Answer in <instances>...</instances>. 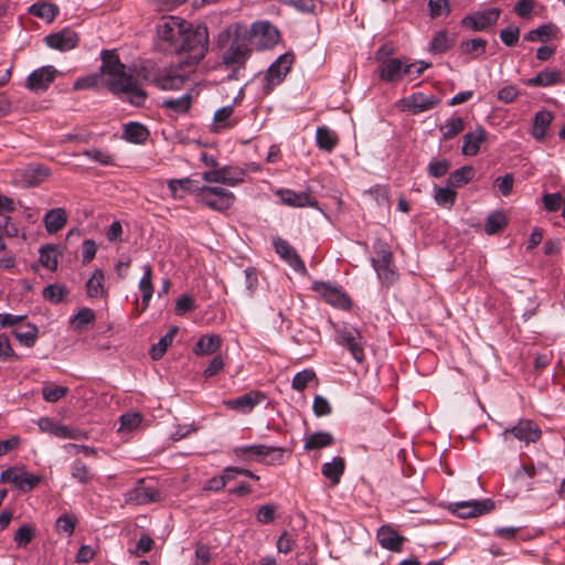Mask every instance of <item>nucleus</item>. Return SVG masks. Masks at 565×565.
<instances>
[{
	"label": "nucleus",
	"mask_w": 565,
	"mask_h": 565,
	"mask_svg": "<svg viewBox=\"0 0 565 565\" xmlns=\"http://www.w3.org/2000/svg\"><path fill=\"white\" fill-rule=\"evenodd\" d=\"M235 201V195L220 186L204 185L200 189V202L218 212L228 210Z\"/></svg>",
	"instance_id": "nucleus-6"
},
{
	"label": "nucleus",
	"mask_w": 565,
	"mask_h": 565,
	"mask_svg": "<svg viewBox=\"0 0 565 565\" xmlns=\"http://www.w3.org/2000/svg\"><path fill=\"white\" fill-rule=\"evenodd\" d=\"M178 332L177 327H172L156 344L150 349V355L153 360H160L168 348L172 344L174 335Z\"/></svg>",
	"instance_id": "nucleus-39"
},
{
	"label": "nucleus",
	"mask_w": 565,
	"mask_h": 565,
	"mask_svg": "<svg viewBox=\"0 0 565 565\" xmlns=\"http://www.w3.org/2000/svg\"><path fill=\"white\" fill-rule=\"evenodd\" d=\"M315 290L327 303L339 308L349 309L352 305L350 297L341 287L326 281H315L312 285Z\"/></svg>",
	"instance_id": "nucleus-8"
},
{
	"label": "nucleus",
	"mask_w": 565,
	"mask_h": 565,
	"mask_svg": "<svg viewBox=\"0 0 565 565\" xmlns=\"http://www.w3.org/2000/svg\"><path fill=\"white\" fill-rule=\"evenodd\" d=\"M554 30L555 25L551 23L542 24L539 28L529 31L524 35V40L529 42H546L554 36Z\"/></svg>",
	"instance_id": "nucleus-43"
},
{
	"label": "nucleus",
	"mask_w": 565,
	"mask_h": 565,
	"mask_svg": "<svg viewBox=\"0 0 565 565\" xmlns=\"http://www.w3.org/2000/svg\"><path fill=\"white\" fill-rule=\"evenodd\" d=\"M163 494L153 480L140 479L135 487L130 489L125 497L129 504L146 505L157 503L163 500Z\"/></svg>",
	"instance_id": "nucleus-5"
},
{
	"label": "nucleus",
	"mask_w": 565,
	"mask_h": 565,
	"mask_svg": "<svg viewBox=\"0 0 565 565\" xmlns=\"http://www.w3.org/2000/svg\"><path fill=\"white\" fill-rule=\"evenodd\" d=\"M374 253L375 256L372 257V266L393 263V254L386 243H376L374 245Z\"/></svg>",
	"instance_id": "nucleus-48"
},
{
	"label": "nucleus",
	"mask_w": 565,
	"mask_h": 565,
	"mask_svg": "<svg viewBox=\"0 0 565 565\" xmlns=\"http://www.w3.org/2000/svg\"><path fill=\"white\" fill-rule=\"evenodd\" d=\"M209 49V31L206 25L186 23L177 54L184 55V63L195 65L202 61Z\"/></svg>",
	"instance_id": "nucleus-2"
},
{
	"label": "nucleus",
	"mask_w": 565,
	"mask_h": 565,
	"mask_svg": "<svg viewBox=\"0 0 565 565\" xmlns=\"http://www.w3.org/2000/svg\"><path fill=\"white\" fill-rule=\"evenodd\" d=\"M463 130V120L460 117L449 118L445 125L440 127L444 139H451Z\"/></svg>",
	"instance_id": "nucleus-52"
},
{
	"label": "nucleus",
	"mask_w": 565,
	"mask_h": 565,
	"mask_svg": "<svg viewBox=\"0 0 565 565\" xmlns=\"http://www.w3.org/2000/svg\"><path fill=\"white\" fill-rule=\"evenodd\" d=\"M377 541L386 550L401 551L404 539L388 526H381L377 531Z\"/></svg>",
	"instance_id": "nucleus-30"
},
{
	"label": "nucleus",
	"mask_w": 565,
	"mask_h": 565,
	"mask_svg": "<svg viewBox=\"0 0 565 565\" xmlns=\"http://www.w3.org/2000/svg\"><path fill=\"white\" fill-rule=\"evenodd\" d=\"M250 34L257 39L258 50L274 47L280 40L279 30L268 21H256L252 24Z\"/></svg>",
	"instance_id": "nucleus-11"
},
{
	"label": "nucleus",
	"mask_w": 565,
	"mask_h": 565,
	"mask_svg": "<svg viewBox=\"0 0 565 565\" xmlns=\"http://www.w3.org/2000/svg\"><path fill=\"white\" fill-rule=\"evenodd\" d=\"M282 204L294 207L313 206L316 201L306 192L280 189L276 192Z\"/></svg>",
	"instance_id": "nucleus-24"
},
{
	"label": "nucleus",
	"mask_w": 565,
	"mask_h": 565,
	"mask_svg": "<svg viewBox=\"0 0 565 565\" xmlns=\"http://www.w3.org/2000/svg\"><path fill=\"white\" fill-rule=\"evenodd\" d=\"M44 42L50 49L70 51L77 45V35L70 29H63L60 32L46 35Z\"/></svg>",
	"instance_id": "nucleus-19"
},
{
	"label": "nucleus",
	"mask_w": 565,
	"mask_h": 565,
	"mask_svg": "<svg viewBox=\"0 0 565 565\" xmlns=\"http://www.w3.org/2000/svg\"><path fill=\"white\" fill-rule=\"evenodd\" d=\"M243 289L242 294L245 297H253L258 286V273L254 267H247L243 271Z\"/></svg>",
	"instance_id": "nucleus-42"
},
{
	"label": "nucleus",
	"mask_w": 565,
	"mask_h": 565,
	"mask_svg": "<svg viewBox=\"0 0 565 565\" xmlns=\"http://www.w3.org/2000/svg\"><path fill=\"white\" fill-rule=\"evenodd\" d=\"M345 470V460L335 456L331 461L324 462L321 467V473L331 481L332 486H338Z\"/></svg>",
	"instance_id": "nucleus-28"
},
{
	"label": "nucleus",
	"mask_w": 565,
	"mask_h": 565,
	"mask_svg": "<svg viewBox=\"0 0 565 565\" xmlns=\"http://www.w3.org/2000/svg\"><path fill=\"white\" fill-rule=\"evenodd\" d=\"M449 168L450 162L447 159H433L428 164V173L433 178H441L448 172Z\"/></svg>",
	"instance_id": "nucleus-61"
},
{
	"label": "nucleus",
	"mask_w": 565,
	"mask_h": 565,
	"mask_svg": "<svg viewBox=\"0 0 565 565\" xmlns=\"http://www.w3.org/2000/svg\"><path fill=\"white\" fill-rule=\"evenodd\" d=\"M333 444H334V437L331 433L317 431V433L309 435L305 439V449L310 451V450L327 448V447L332 446Z\"/></svg>",
	"instance_id": "nucleus-33"
},
{
	"label": "nucleus",
	"mask_w": 565,
	"mask_h": 565,
	"mask_svg": "<svg viewBox=\"0 0 565 565\" xmlns=\"http://www.w3.org/2000/svg\"><path fill=\"white\" fill-rule=\"evenodd\" d=\"M163 107L174 110L178 114L186 113L191 107V95L185 94L179 98L164 99Z\"/></svg>",
	"instance_id": "nucleus-50"
},
{
	"label": "nucleus",
	"mask_w": 565,
	"mask_h": 565,
	"mask_svg": "<svg viewBox=\"0 0 565 565\" xmlns=\"http://www.w3.org/2000/svg\"><path fill=\"white\" fill-rule=\"evenodd\" d=\"M66 294L65 288L56 285H50L43 289V298L51 302L57 303L62 301L64 295Z\"/></svg>",
	"instance_id": "nucleus-63"
},
{
	"label": "nucleus",
	"mask_w": 565,
	"mask_h": 565,
	"mask_svg": "<svg viewBox=\"0 0 565 565\" xmlns=\"http://www.w3.org/2000/svg\"><path fill=\"white\" fill-rule=\"evenodd\" d=\"M404 72H409V66H405V58H388L380 65V77L385 82H397L402 79Z\"/></svg>",
	"instance_id": "nucleus-20"
},
{
	"label": "nucleus",
	"mask_w": 565,
	"mask_h": 565,
	"mask_svg": "<svg viewBox=\"0 0 565 565\" xmlns=\"http://www.w3.org/2000/svg\"><path fill=\"white\" fill-rule=\"evenodd\" d=\"M475 175V170L471 166L461 167L450 173L447 183L451 188H460L468 183Z\"/></svg>",
	"instance_id": "nucleus-40"
},
{
	"label": "nucleus",
	"mask_w": 565,
	"mask_h": 565,
	"mask_svg": "<svg viewBox=\"0 0 565 565\" xmlns=\"http://www.w3.org/2000/svg\"><path fill=\"white\" fill-rule=\"evenodd\" d=\"M186 23L178 17H168L158 23L157 35L162 50L177 53Z\"/></svg>",
	"instance_id": "nucleus-4"
},
{
	"label": "nucleus",
	"mask_w": 565,
	"mask_h": 565,
	"mask_svg": "<svg viewBox=\"0 0 565 565\" xmlns=\"http://www.w3.org/2000/svg\"><path fill=\"white\" fill-rule=\"evenodd\" d=\"M148 137V129L139 122H129L125 126L124 138L129 142L143 143Z\"/></svg>",
	"instance_id": "nucleus-37"
},
{
	"label": "nucleus",
	"mask_w": 565,
	"mask_h": 565,
	"mask_svg": "<svg viewBox=\"0 0 565 565\" xmlns=\"http://www.w3.org/2000/svg\"><path fill=\"white\" fill-rule=\"evenodd\" d=\"M457 192L451 186L436 188L435 189V201L438 205L444 207H451L456 202Z\"/></svg>",
	"instance_id": "nucleus-47"
},
{
	"label": "nucleus",
	"mask_w": 565,
	"mask_h": 565,
	"mask_svg": "<svg viewBox=\"0 0 565 565\" xmlns=\"http://www.w3.org/2000/svg\"><path fill=\"white\" fill-rule=\"evenodd\" d=\"M273 245L276 253L296 271H306V266L297 250L284 238L274 237Z\"/></svg>",
	"instance_id": "nucleus-16"
},
{
	"label": "nucleus",
	"mask_w": 565,
	"mask_h": 565,
	"mask_svg": "<svg viewBox=\"0 0 565 565\" xmlns=\"http://www.w3.org/2000/svg\"><path fill=\"white\" fill-rule=\"evenodd\" d=\"M192 180L190 178L171 179L168 181V189L173 199H182L184 193L190 192Z\"/></svg>",
	"instance_id": "nucleus-45"
},
{
	"label": "nucleus",
	"mask_w": 565,
	"mask_h": 565,
	"mask_svg": "<svg viewBox=\"0 0 565 565\" xmlns=\"http://www.w3.org/2000/svg\"><path fill=\"white\" fill-rule=\"evenodd\" d=\"M405 106L413 114H419L433 109L438 105L439 98L435 95H425L423 93H415L408 98L404 99Z\"/></svg>",
	"instance_id": "nucleus-23"
},
{
	"label": "nucleus",
	"mask_w": 565,
	"mask_h": 565,
	"mask_svg": "<svg viewBox=\"0 0 565 565\" xmlns=\"http://www.w3.org/2000/svg\"><path fill=\"white\" fill-rule=\"evenodd\" d=\"M222 345V339L218 334H204L193 347V353L198 356L212 355L216 353Z\"/></svg>",
	"instance_id": "nucleus-26"
},
{
	"label": "nucleus",
	"mask_w": 565,
	"mask_h": 565,
	"mask_svg": "<svg viewBox=\"0 0 565 565\" xmlns=\"http://www.w3.org/2000/svg\"><path fill=\"white\" fill-rule=\"evenodd\" d=\"M203 180L206 182H217L233 186L243 181V172L238 169L223 167L205 171L203 173Z\"/></svg>",
	"instance_id": "nucleus-18"
},
{
	"label": "nucleus",
	"mask_w": 565,
	"mask_h": 565,
	"mask_svg": "<svg viewBox=\"0 0 565 565\" xmlns=\"http://www.w3.org/2000/svg\"><path fill=\"white\" fill-rule=\"evenodd\" d=\"M520 38V29L516 25H509L500 31V40L507 46H514Z\"/></svg>",
	"instance_id": "nucleus-60"
},
{
	"label": "nucleus",
	"mask_w": 565,
	"mask_h": 565,
	"mask_svg": "<svg viewBox=\"0 0 565 565\" xmlns=\"http://www.w3.org/2000/svg\"><path fill=\"white\" fill-rule=\"evenodd\" d=\"M508 225V218L503 212L495 211L491 213L484 223V232L489 235H493Z\"/></svg>",
	"instance_id": "nucleus-41"
},
{
	"label": "nucleus",
	"mask_w": 565,
	"mask_h": 565,
	"mask_svg": "<svg viewBox=\"0 0 565 565\" xmlns=\"http://www.w3.org/2000/svg\"><path fill=\"white\" fill-rule=\"evenodd\" d=\"M315 377L316 373L312 370H302L295 374L291 387L298 392H302Z\"/></svg>",
	"instance_id": "nucleus-54"
},
{
	"label": "nucleus",
	"mask_w": 565,
	"mask_h": 565,
	"mask_svg": "<svg viewBox=\"0 0 565 565\" xmlns=\"http://www.w3.org/2000/svg\"><path fill=\"white\" fill-rule=\"evenodd\" d=\"M104 271L96 269L86 282V294L89 298H102L106 290L104 286Z\"/></svg>",
	"instance_id": "nucleus-36"
},
{
	"label": "nucleus",
	"mask_w": 565,
	"mask_h": 565,
	"mask_svg": "<svg viewBox=\"0 0 565 565\" xmlns=\"http://www.w3.org/2000/svg\"><path fill=\"white\" fill-rule=\"evenodd\" d=\"M58 71L51 65L38 68V90H45L55 79Z\"/></svg>",
	"instance_id": "nucleus-49"
},
{
	"label": "nucleus",
	"mask_w": 565,
	"mask_h": 565,
	"mask_svg": "<svg viewBox=\"0 0 565 565\" xmlns=\"http://www.w3.org/2000/svg\"><path fill=\"white\" fill-rule=\"evenodd\" d=\"M487 40L478 38L461 44V50L466 54H470L472 57L481 55L486 52Z\"/></svg>",
	"instance_id": "nucleus-53"
},
{
	"label": "nucleus",
	"mask_w": 565,
	"mask_h": 565,
	"mask_svg": "<svg viewBox=\"0 0 565 565\" xmlns=\"http://www.w3.org/2000/svg\"><path fill=\"white\" fill-rule=\"evenodd\" d=\"M452 42L446 31L437 32L430 42L429 51L434 54L445 53L452 45Z\"/></svg>",
	"instance_id": "nucleus-46"
},
{
	"label": "nucleus",
	"mask_w": 565,
	"mask_h": 565,
	"mask_svg": "<svg viewBox=\"0 0 565 565\" xmlns=\"http://www.w3.org/2000/svg\"><path fill=\"white\" fill-rule=\"evenodd\" d=\"M382 285L390 287L397 280V273L394 264H382L373 266Z\"/></svg>",
	"instance_id": "nucleus-44"
},
{
	"label": "nucleus",
	"mask_w": 565,
	"mask_h": 565,
	"mask_svg": "<svg viewBox=\"0 0 565 565\" xmlns=\"http://www.w3.org/2000/svg\"><path fill=\"white\" fill-rule=\"evenodd\" d=\"M294 60L292 53H285L271 63L265 75L266 84L264 88L267 94L285 79L291 68Z\"/></svg>",
	"instance_id": "nucleus-9"
},
{
	"label": "nucleus",
	"mask_w": 565,
	"mask_h": 565,
	"mask_svg": "<svg viewBox=\"0 0 565 565\" xmlns=\"http://www.w3.org/2000/svg\"><path fill=\"white\" fill-rule=\"evenodd\" d=\"M252 54V47L245 39H234L223 52L222 61L227 68L238 71L245 66Z\"/></svg>",
	"instance_id": "nucleus-7"
},
{
	"label": "nucleus",
	"mask_w": 565,
	"mask_h": 565,
	"mask_svg": "<svg viewBox=\"0 0 565 565\" xmlns=\"http://www.w3.org/2000/svg\"><path fill=\"white\" fill-rule=\"evenodd\" d=\"M71 475L81 483H88L92 481L94 475L90 469L82 461L75 460L72 465Z\"/></svg>",
	"instance_id": "nucleus-51"
},
{
	"label": "nucleus",
	"mask_w": 565,
	"mask_h": 565,
	"mask_svg": "<svg viewBox=\"0 0 565 565\" xmlns=\"http://www.w3.org/2000/svg\"><path fill=\"white\" fill-rule=\"evenodd\" d=\"M501 15V9L489 8L483 11L473 12L461 20V25L472 31H484L497 24Z\"/></svg>",
	"instance_id": "nucleus-12"
},
{
	"label": "nucleus",
	"mask_w": 565,
	"mask_h": 565,
	"mask_svg": "<svg viewBox=\"0 0 565 565\" xmlns=\"http://www.w3.org/2000/svg\"><path fill=\"white\" fill-rule=\"evenodd\" d=\"M312 409L316 416H328L331 414L332 408L328 399L321 395H316L312 404Z\"/></svg>",
	"instance_id": "nucleus-64"
},
{
	"label": "nucleus",
	"mask_w": 565,
	"mask_h": 565,
	"mask_svg": "<svg viewBox=\"0 0 565 565\" xmlns=\"http://www.w3.org/2000/svg\"><path fill=\"white\" fill-rule=\"evenodd\" d=\"M39 259L41 265L50 270H55L58 265V258L62 256V248L56 244H46L39 248Z\"/></svg>",
	"instance_id": "nucleus-27"
},
{
	"label": "nucleus",
	"mask_w": 565,
	"mask_h": 565,
	"mask_svg": "<svg viewBox=\"0 0 565 565\" xmlns=\"http://www.w3.org/2000/svg\"><path fill=\"white\" fill-rule=\"evenodd\" d=\"M143 275L139 281V290L142 296V310H146L152 298L153 286H152V267L150 264L142 266Z\"/></svg>",
	"instance_id": "nucleus-32"
},
{
	"label": "nucleus",
	"mask_w": 565,
	"mask_h": 565,
	"mask_svg": "<svg viewBox=\"0 0 565 565\" xmlns=\"http://www.w3.org/2000/svg\"><path fill=\"white\" fill-rule=\"evenodd\" d=\"M541 435L542 431L540 427L530 419H520L515 426L505 428L502 433L505 441L509 440L510 436H513L525 444L537 441L541 438Z\"/></svg>",
	"instance_id": "nucleus-13"
},
{
	"label": "nucleus",
	"mask_w": 565,
	"mask_h": 565,
	"mask_svg": "<svg viewBox=\"0 0 565 565\" xmlns=\"http://www.w3.org/2000/svg\"><path fill=\"white\" fill-rule=\"evenodd\" d=\"M234 454L242 460H256L266 465L284 463L286 449L276 446L248 445L234 448Z\"/></svg>",
	"instance_id": "nucleus-3"
},
{
	"label": "nucleus",
	"mask_w": 565,
	"mask_h": 565,
	"mask_svg": "<svg viewBox=\"0 0 565 565\" xmlns=\"http://www.w3.org/2000/svg\"><path fill=\"white\" fill-rule=\"evenodd\" d=\"M142 422V416L139 413H126L120 416L119 430L131 431L139 427Z\"/></svg>",
	"instance_id": "nucleus-58"
},
{
	"label": "nucleus",
	"mask_w": 565,
	"mask_h": 565,
	"mask_svg": "<svg viewBox=\"0 0 565 565\" xmlns=\"http://www.w3.org/2000/svg\"><path fill=\"white\" fill-rule=\"evenodd\" d=\"M60 9L54 3L38 2V18L45 20L51 23L58 14Z\"/></svg>",
	"instance_id": "nucleus-56"
},
{
	"label": "nucleus",
	"mask_w": 565,
	"mask_h": 565,
	"mask_svg": "<svg viewBox=\"0 0 565 565\" xmlns=\"http://www.w3.org/2000/svg\"><path fill=\"white\" fill-rule=\"evenodd\" d=\"M33 537H34L33 529L29 525H22L15 532L13 541L18 547H26V545L32 542Z\"/></svg>",
	"instance_id": "nucleus-59"
},
{
	"label": "nucleus",
	"mask_w": 565,
	"mask_h": 565,
	"mask_svg": "<svg viewBox=\"0 0 565 565\" xmlns=\"http://www.w3.org/2000/svg\"><path fill=\"white\" fill-rule=\"evenodd\" d=\"M337 342L347 348L356 362L364 361L363 338L359 330L353 327H343L337 331Z\"/></svg>",
	"instance_id": "nucleus-10"
},
{
	"label": "nucleus",
	"mask_w": 565,
	"mask_h": 565,
	"mask_svg": "<svg viewBox=\"0 0 565 565\" xmlns=\"http://www.w3.org/2000/svg\"><path fill=\"white\" fill-rule=\"evenodd\" d=\"M237 122L238 118L234 116V106L227 105L214 113L211 130L213 132H222L232 129Z\"/></svg>",
	"instance_id": "nucleus-21"
},
{
	"label": "nucleus",
	"mask_w": 565,
	"mask_h": 565,
	"mask_svg": "<svg viewBox=\"0 0 565 565\" xmlns=\"http://www.w3.org/2000/svg\"><path fill=\"white\" fill-rule=\"evenodd\" d=\"M70 392L67 386L57 385L53 382H44L41 388L43 399L47 403H56L64 398Z\"/></svg>",
	"instance_id": "nucleus-34"
},
{
	"label": "nucleus",
	"mask_w": 565,
	"mask_h": 565,
	"mask_svg": "<svg viewBox=\"0 0 565 565\" xmlns=\"http://www.w3.org/2000/svg\"><path fill=\"white\" fill-rule=\"evenodd\" d=\"M95 313L92 309L83 308L73 318L72 323L75 329H83L87 324L93 323L95 321Z\"/></svg>",
	"instance_id": "nucleus-57"
},
{
	"label": "nucleus",
	"mask_w": 565,
	"mask_h": 565,
	"mask_svg": "<svg viewBox=\"0 0 565 565\" xmlns=\"http://www.w3.org/2000/svg\"><path fill=\"white\" fill-rule=\"evenodd\" d=\"M17 340L25 345V347H33L35 343V327H29L28 330L23 331L22 327L17 328L13 331Z\"/></svg>",
	"instance_id": "nucleus-62"
},
{
	"label": "nucleus",
	"mask_w": 565,
	"mask_h": 565,
	"mask_svg": "<svg viewBox=\"0 0 565 565\" xmlns=\"http://www.w3.org/2000/svg\"><path fill=\"white\" fill-rule=\"evenodd\" d=\"M102 62L100 73L77 78L73 85L74 90L94 88L104 82L111 93L134 106H142L146 103L147 93L139 86L138 81L126 72V66L118 55L114 51H103Z\"/></svg>",
	"instance_id": "nucleus-1"
},
{
	"label": "nucleus",
	"mask_w": 565,
	"mask_h": 565,
	"mask_svg": "<svg viewBox=\"0 0 565 565\" xmlns=\"http://www.w3.org/2000/svg\"><path fill=\"white\" fill-rule=\"evenodd\" d=\"M316 141L319 149L331 152L338 145L337 134L327 126H320L316 131Z\"/></svg>",
	"instance_id": "nucleus-31"
},
{
	"label": "nucleus",
	"mask_w": 565,
	"mask_h": 565,
	"mask_svg": "<svg viewBox=\"0 0 565 565\" xmlns=\"http://www.w3.org/2000/svg\"><path fill=\"white\" fill-rule=\"evenodd\" d=\"M493 502L489 499L483 501L470 500L452 503L451 511L459 518L467 519L489 512L493 509Z\"/></svg>",
	"instance_id": "nucleus-15"
},
{
	"label": "nucleus",
	"mask_w": 565,
	"mask_h": 565,
	"mask_svg": "<svg viewBox=\"0 0 565 565\" xmlns=\"http://www.w3.org/2000/svg\"><path fill=\"white\" fill-rule=\"evenodd\" d=\"M67 220V212L63 207L51 209L42 217L44 228L49 235L58 233L66 225Z\"/></svg>",
	"instance_id": "nucleus-22"
},
{
	"label": "nucleus",
	"mask_w": 565,
	"mask_h": 565,
	"mask_svg": "<svg viewBox=\"0 0 565 565\" xmlns=\"http://www.w3.org/2000/svg\"><path fill=\"white\" fill-rule=\"evenodd\" d=\"M266 398L265 393L260 391H249L244 395L226 401L225 405L231 409L247 414L250 413L255 406L266 401Z\"/></svg>",
	"instance_id": "nucleus-17"
},
{
	"label": "nucleus",
	"mask_w": 565,
	"mask_h": 565,
	"mask_svg": "<svg viewBox=\"0 0 565 565\" xmlns=\"http://www.w3.org/2000/svg\"><path fill=\"white\" fill-rule=\"evenodd\" d=\"M83 156L87 157L88 159L93 160V161H96L103 166H111L114 164V158L110 153H108L107 151H104V150H100V149H97V148H93V149H87L83 152Z\"/></svg>",
	"instance_id": "nucleus-55"
},
{
	"label": "nucleus",
	"mask_w": 565,
	"mask_h": 565,
	"mask_svg": "<svg viewBox=\"0 0 565 565\" xmlns=\"http://www.w3.org/2000/svg\"><path fill=\"white\" fill-rule=\"evenodd\" d=\"M553 114L548 110H541L535 114L532 124V136L537 141H543L547 137V130L553 121Z\"/></svg>",
	"instance_id": "nucleus-29"
},
{
	"label": "nucleus",
	"mask_w": 565,
	"mask_h": 565,
	"mask_svg": "<svg viewBox=\"0 0 565 565\" xmlns=\"http://www.w3.org/2000/svg\"><path fill=\"white\" fill-rule=\"evenodd\" d=\"M0 482L13 483L19 490L26 492L35 488V475L25 471L23 467H11L1 472Z\"/></svg>",
	"instance_id": "nucleus-14"
},
{
	"label": "nucleus",
	"mask_w": 565,
	"mask_h": 565,
	"mask_svg": "<svg viewBox=\"0 0 565 565\" xmlns=\"http://www.w3.org/2000/svg\"><path fill=\"white\" fill-rule=\"evenodd\" d=\"M487 132L479 126L473 131H469L463 136L462 153L465 156H476L480 146L486 141Z\"/></svg>",
	"instance_id": "nucleus-25"
},
{
	"label": "nucleus",
	"mask_w": 565,
	"mask_h": 565,
	"mask_svg": "<svg viewBox=\"0 0 565 565\" xmlns=\"http://www.w3.org/2000/svg\"><path fill=\"white\" fill-rule=\"evenodd\" d=\"M561 74L557 71H542L536 76L529 78L525 84L534 87H546L558 83Z\"/></svg>",
	"instance_id": "nucleus-38"
},
{
	"label": "nucleus",
	"mask_w": 565,
	"mask_h": 565,
	"mask_svg": "<svg viewBox=\"0 0 565 565\" xmlns=\"http://www.w3.org/2000/svg\"><path fill=\"white\" fill-rule=\"evenodd\" d=\"M186 79H188V77L183 74L169 73V74L157 76L154 82L160 89L177 90V89H180L184 85Z\"/></svg>",
	"instance_id": "nucleus-35"
}]
</instances>
